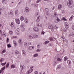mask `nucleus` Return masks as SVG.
Masks as SVG:
<instances>
[{
	"label": "nucleus",
	"instance_id": "nucleus-1",
	"mask_svg": "<svg viewBox=\"0 0 74 74\" xmlns=\"http://www.w3.org/2000/svg\"><path fill=\"white\" fill-rule=\"evenodd\" d=\"M73 1V0H69L67 2V5H69L70 8H72L73 7L72 4Z\"/></svg>",
	"mask_w": 74,
	"mask_h": 74
},
{
	"label": "nucleus",
	"instance_id": "nucleus-2",
	"mask_svg": "<svg viewBox=\"0 0 74 74\" xmlns=\"http://www.w3.org/2000/svg\"><path fill=\"white\" fill-rule=\"evenodd\" d=\"M49 10L48 8H45V13L46 15H48L49 14Z\"/></svg>",
	"mask_w": 74,
	"mask_h": 74
},
{
	"label": "nucleus",
	"instance_id": "nucleus-3",
	"mask_svg": "<svg viewBox=\"0 0 74 74\" xmlns=\"http://www.w3.org/2000/svg\"><path fill=\"white\" fill-rule=\"evenodd\" d=\"M49 29H51V30L52 32H54V28L53 27V26L52 25H50L49 27Z\"/></svg>",
	"mask_w": 74,
	"mask_h": 74
},
{
	"label": "nucleus",
	"instance_id": "nucleus-4",
	"mask_svg": "<svg viewBox=\"0 0 74 74\" xmlns=\"http://www.w3.org/2000/svg\"><path fill=\"white\" fill-rule=\"evenodd\" d=\"M34 30L35 32H38L39 31V29H38V28L36 27L34 28Z\"/></svg>",
	"mask_w": 74,
	"mask_h": 74
},
{
	"label": "nucleus",
	"instance_id": "nucleus-5",
	"mask_svg": "<svg viewBox=\"0 0 74 74\" xmlns=\"http://www.w3.org/2000/svg\"><path fill=\"white\" fill-rule=\"evenodd\" d=\"M65 28H66L67 29H68L69 27V25L66 22L65 23Z\"/></svg>",
	"mask_w": 74,
	"mask_h": 74
},
{
	"label": "nucleus",
	"instance_id": "nucleus-6",
	"mask_svg": "<svg viewBox=\"0 0 74 74\" xmlns=\"http://www.w3.org/2000/svg\"><path fill=\"white\" fill-rule=\"evenodd\" d=\"M16 23H17V24H18V25L20 24V21L18 18L16 19Z\"/></svg>",
	"mask_w": 74,
	"mask_h": 74
},
{
	"label": "nucleus",
	"instance_id": "nucleus-7",
	"mask_svg": "<svg viewBox=\"0 0 74 74\" xmlns=\"http://www.w3.org/2000/svg\"><path fill=\"white\" fill-rule=\"evenodd\" d=\"M28 49L31 50V49H34V47L32 46H29L28 47Z\"/></svg>",
	"mask_w": 74,
	"mask_h": 74
},
{
	"label": "nucleus",
	"instance_id": "nucleus-8",
	"mask_svg": "<svg viewBox=\"0 0 74 74\" xmlns=\"http://www.w3.org/2000/svg\"><path fill=\"white\" fill-rule=\"evenodd\" d=\"M40 16H38L37 17L36 21L37 22H39L40 21Z\"/></svg>",
	"mask_w": 74,
	"mask_h": 74
},
{
	"label": "nucleus",
	"instance_id": "nucleus-9",
	"mask_svg": "<svg viewBox=\"0 0 74 74\" xmlns=\"http://www.w3.org/2000/svg\"><path fill=\"white\" fill-rule=\"evenodd\" d=\"M25 11H26V12H29V11H30L29 8L27 7L25 8Z\"/></svg>",
	"mask_w": 74,
	"mask_h": 74
},
{
	"label": "nucleus",
	"instance_id": "nucleus-10",
	"mask_svg": "<svg viewBox=\"0 0 74 74\" xmlns=\"http://www.w3.org/2000/svg\"><path fill=\"white\" fill-rule=\"evenodd\" d=\"M62 8V5L61 4H59L58 6V10H60Z\"/></svg>",
	"mask_w": 74,
	"mask_h": 74
},
{
	"label": "nucleus",
	"instance_id": "nucleus-11",
	"mask_svg": "<svg viewBox=\"0 0 74 74\" xmlns=\"http://www.w3.org/2000/svg\"><path fill=\"white\" fill-rule=\"evenodd\" d=\"M33 69H30L27 72V74H30V73H31L33 71Z\"/></svg>",
	"mask_w": 74,
	"mask_h": 74
},
{
	"label": "nucleus",
	"instance_id": "nucleus-12",
	"mask_svg": "<svg viewBox=\"0 0 74 74\" xmlns=\"http://www.w3.org/2000/svg\"><path fill=\"white\" fill-rule=\"evenodd\" d=\"M18 42L19 44H23V43L22 42V40L21 39H20L19 40Z\"/></svg>",
	"mask_w": 74,
	"mask_h": 74
},
{
	"label": "nucleus",
	"instance_id": "nucleus-13",
	"mask_svg": "<svg viewBox=\"0 0 74 74\" xmlns=\"http://www.w3.org/2000/svg\"><path fill=\"white\" fill-rule=\"evenodd\" d=\"M60 21V19L58 17H57L56 20L55 21V23H58Z\"/></svg>",
	"mask_w": 74,
	"mask_h": 74
},
{
	"label": "nucleus",
	"instance_id": "nucleus-14",
	"mask_svg": "<svg viewBox=\"0 0 74 74\" xmlns=\"http://www.w3.org/2000/svg\"><path fill=\"white\" fill-rule=\"evenodd\" d=\"M15 15H19V12L18 10H16L15 12Z\"/></svg>",
	"mask_w": 74,
	"mask_h": 74
},
{
	"label": "nucleus",
	"instance_id": "nucleus-15",
	"mask_svg": "<svg viewBox=\"0 0 74 74\" xmlns=\"http://www.w3.org/2000/svg\"><path fill=\"white\" fill-rule=\"evenodd\" d=\"M20 69H21V70H22L23 69H25V66H23V65H21L20 66Z\"/></svg>",
	"mask_w": 74,
	"mask_h": 74
},
{
	"label": "nucleus",
	"instance_id": "nucleus-16",
	"mask_svg": "<svg viewBox=\"0 0 74 74\" xmlns=\"http://www.w3.org/2000/svg\"><path fill=\"white\" fill-rule=\"evenodd\" d=\"M22 53L23 56H25V55H26V51H25V50H22Z\"/></svg>",
	"mask_w": 74,
	"mask_h": 74
},
{
	"label": "nucleus",
	"instance_id": "nucleus-17",
	"mask_svg": "<svg viewBox=\"0 0 74 74\" xmlns=\"http://www.w3.org/2000/svg\"><path fill=\"white\" fill-rule=\"evenodd\" d=\"M57 63H58V62L57 61H55L53 64V66H55L56 64H57Z\"/></svg>",
	"mask_w": 74,
	"mask_h": 74
},
{
	"label": "nucleus",
	"instance_id": "nucleus-18",
	"mask_svg": "<svg viewBox=\"0 0 74 74\" xmlns=\"http://www.w3.org/2000/svg\"><path fill=\"white\" fill-rule=\"evenodd\" d=\"M36 26L38 27H42V25L40 24H36Z\"/></svg>",
	"mask_w": 74,
	"mask_h": 74
},
{
	"label": "nucleus",
	"instance_id": "nucleus-19",
	"mask_svg": "<svg viewBox=\"0 0 74 74\" xmlns=\"http://www.w3.org/2000/svg\"><path fill=\"white\" fill-rule=\"evenodd\" d=\"M19 29L17 28V29H16V34H17V33H19Z\"/></svg>",
	"mask_w": 74,
	"mask_h": 74
},
{
	"label": "nucleus",
	"instance_id": "nucleus-20",
	"mask_svg": "<svg viewBox=\"0 0 74 74\" xmlns=\"http://www.w3.org/2000/svg\"><path fill=\"white\" fill-rule=\"evenodd\" d=\"M56 12H55L54 13V16L55 18H56L58 16V14H56Z\"/></svg>",
	"mask_w": 74,
	"mask_h": 74
},
{
	"label": "nucleus",
	"instance_id": "nucleus-21",
	"mask_svg": "<svg viewBox=\"0 0 74 74\" xmlns=\"http://www.w3.org/2000/svg\"><path fill=\"white\" fill-rule=\"evenodd\" d=\"M73 18H74V16L73 15L72 16L69 18V21H71L72 19H73Z\"/></svg>",
	"mask_w": 74,
	"mask_h": 74
},
{
	"label": "nucleus",
	"instance_id": "nucleus-22",
	"mask_svg": "<svg viewBox=\"0 0 74 74\" xmlns=\"http://www.w3.org/2000/svg\"><path fill=\"white\" fill-rule=\"evenodd\" d=\"M14 26V23L13 22H12L11 24V27H13Z\"/></svg>",
	"mask_w": 74,
	"mask_h": 74
},
{
	"label": "nucleus",
	"instance_id": "nucleus-23",
	"mask_svg": "<svg viewBox=\"0 0 74 74\" xmlns=\"http://www.w3.org/2000/svg\"><path fill=\"white\" fill-rule=\"evenodd\" d=\"M48 43H49V41H46L44 43V44L45 45H46L47 44H48Z\"/></svg>",
	"mask_w": 74,
	"mask_h": 74
},
{
	"label": "nucleus",
	"instance_id": "nucleus-24",
	"mask_svg": "<svg viewBox=\"0 0 74 74\" xmlns=\"http://www.w3.org/2000/svg\"><path fill=\"white\" fill-rule=\"evenodd\" d=\"M24 21L25 23H27L28 22V20L27 19V18H25L24 20Z\"/></svg>",
	"mask_w": 74,
	"mask_h": 74
},
{
	"label": "nucleus",
	"instance_id": "nucleus-25",
	"mask_svg": "<svg viewBox=\"0 0 74 74\" xmlns=\"http://www.w3.org/2000/svg\"><path fill=\"white\" fill-rule=\"evenodd\" d=\"M24 45L25 46V47L27 46V45H28V42H24Z\"/></svg>",
	"mask_w": 74,
	"mask_h": 74
},
{
	"label": "nucleus",
	"instance_id": "nucleus-26",
	"mask_svg": "<svg viewBox=\"0 0 74 74\" xmlns=\"http://www.w3.org/2000/svg\"><path fill=\"white\" fill-rule=\"evenodd\" d=\"M61 67H62V66H61V65H59L57 66L58 69H60V68H61Z\"/></svg>",
	"mask_w": 74,
	"mask_h": 74
},
{
	"label": "nucleus",
	"instance_id": "nucleus-27",
	"mask_svg": "<svg viewBox=\"0 0 74 74\" xmlns=\"http://www.w3.org/2000/svg\"><path fill=\"white\" fill-rule=\"evenodd\" d=\"M20 19L21 21H23L24 20V17H23V16H21V17Z\"/></svg>",
	"mask_w": 74,
	"mask_h": 74
},
{
	"label": "nucleus",
	"instance_id": "nucleus-28",
	"mask_svg": "<svg viewBox=\"0 0 74 74\" xmlns=\"http://www.w3.org/2000/svg\"><path fill=\"white\" fill-rule=\"evenodd\" d=\"M67 62L68 64H69V65H70V64H71V61H70V60H68Z\"/></svg>",
	"mask_w": 74,
	"mask_h": 74
},
{
	"label": "nucleus",
	"instance_id": "nucleus-29",
	"mask_svg": "<svg viewBox=\"0 0 74 74\" xmlns=\"http://www.w3.org/2000/svg\"><path fill=\"white\" fill-rule=\"evenodd\" d=\"M68 29V28H64L63 29V30H64V32H67V31Z\"/></svg>",
	"mask_w": 74,
	"mask_h": 74
},
{
	"label": "nucleus",
	"instance_id": "nucleus-30",
	"mask_svg": "<svg viewBox=\"0 0 74 74\" xmlns=\"http://www.w3.org/2000/svg\"><path fill=\"white\" fill-rule=\"evenodd\" d=\"M53 38H53V37H51L50 38V41H53Z\"/></svg>",
	"mask_w": 74,
	"mask_h": 74
},
{
	"label": "nucleus",
	"instance_id": "nucleus-31",
	"mask_svg": "<svg viewBox=\"0 0 74 74\" xmlns=\"http://www.w3.org/2000/svg\"><path fill=\"white\" fill-rule=\"evenodd\" d=\"M15 53L16 55H18V54H19V51L17 50H16L15 51Z\"/></svg>",
	"mask_w": 74,
	"mask_h": 74
},
{
	"label": "nucleus",
	"instance_id": "nucleus-32",
	"mask_svg": "<svg viewBox=\"0 0 74 74\" xmlns=\"http://www.w3.org/2000/svg\"><path fill=\"white\" fill-rule=\"evenodd\" d=\"M67 59H68V58H67V57H64V60L65 61H66V60H67Z\"/></svg>",
	"mask_w": 74,
	"mask_h": 74
},
{
	"label": "nucleus",
	"instance_id": "nucleus-33",
	"mask_svg": "<svg viewBox=\"0 0 74 74\" xmlns=\"http://www.w3.org/2000/svg\"><path fill=\"white\" fill-rule=\"evenodd\" d=\"M13 33L12 31L11 30H10L9 31V34H12Z\"/></svg>",
	"mask_w": 74,
	"mask_h": 74
},
{
	"label": "nucleus",
	"instance_id": "nucleus-34",
	"mask_svg": "<svg viewBox=\"0 0 74 74\" xmlns=\"http://www.w3.org/2000/svg\"><path fill=\"white\" fill-rule=\"evenodd\" d=\"M15 65L14 64H12L11 66V68L13 69V68H15Z\"/></svg>",
	"mask_w": 74,
	"mask_h": 74
},
{
	"label": "nucleus",
	"instance_id": "nucleus-35",
	"mask_svg": "<svg viewBox=\"0 0 74 74\" xmlns=\"http://www.w3.org/2000/svg\"><path fill=\"white\" fill-rule=\"evenodd\" d=\"M7 63V62H5L4 63H2L1 64L2 66H5V64Z\"/></svg>",
	"mask_w": 74,
	"mask_h": 74
},
{
	"label": "nucleus",
	"instance_id": "nucleus-36",
	"mask_svg": "<svg viewBox=\"0 0 74 74\" xmlns=\"http://www.w3.org/2000/svg\"><path fill=\"white\" fill-rule=\"evenodd\" d=\"M9 62H8L6 65V68H8V67H9Z\"/></svg>",
	"mask_w": 74,
	"mask_h": 74
},
{
	"label": "nucleus",
	"instance_id": "nucleus-37",
	"mask_svg": "<svg viewBox=\"0 0 74 74\" xmlns=\"http://www.w3.org/2000/svg\"><path fill=\"white\" fill-rule=\"evenodd\" d=\"M53 28H54V29H58V27L55 25L53 27Z\"/></svg>",
	"mask_w": 74,
	"mask_h": 74
},
{
	"label": "nucleus",
	"instance_id": "nucleus-38",
	"mask_svg": "<svg viewBox=\"0 0 74 74\" xmlns=\"http://www.w3.org/2000/svg\"><path fill=\"white\" fill-rule=\"evenodd\" d=\"M3 61H4V59H3V58H1V59L0 62L1 63H2V62H3Z\"/></svg>",
	"mask_w": 74,
	"mask_h": 74
},
{
	"label": "nucleus",
	"instance_id": "nucleus-39",
	"mask_svg": "<svg viewBox=\"0 0 74 74\" xmlns=\"http://www.w3.org/2000/svg\"><path fill=\"white\" fill-rule=\"evenodd\" d=\"M41 0H37L36 3H40V2H41Z\"/></svg>",
	"mask_w": 74,
	"mask_h": 74
},
{
	"label": "nucleus",
	"instance_id": "nucleus-40",
	"mask_svg": "<svg viewBox=\"0 0 74 74\" xmlns=\"http://www.w3.org/2000/svg\"><path fill=\"white\" fill-rule=\"evenodd\" d=\"M57 60L58 62H60V61H61V60H62V59H60V58H58Z\"/></svg>",
	"mask_w": 74,
	"mask_h": 74
},
{
	"label": "nucleus",
	"instance_id": "nucleus-41",
	"mask_svg": "<svg viewBox=\"0 0 74 74\" xmlns=\"http://www.w3.org/2000/svg\"><path fill=\"white\" fill-rule=\"evenodd\" d=\"M21 30L22 32H23L25 31V28L23 27L21 28Z\"/></svg>",
	"mask_w": 74,
	"mask_h": 74
},
{
	"label": "nucleus",
	"instance_id": "nucleus-42",
	"mask_svg": "<svg viewBox=\"0 0 74 74\" xmlns=\"http://www.w3.org/2000/svg\"><path fill=\"white\" fill-rule=\"evenodd\" d=\"M38 56V54H35L34 55V57H37Z\"/></svg>",
	"mask_w": 74,
	"mask_h": 74
},
{
	"label": "nucleus",
	"instance_id": "nucleus-43",
	"mask_svg": "<svg viewBox=\"0 0 74 74\" xmlns=\"http://www.w3.org/2000/svg\"><path fill=\"white\" fill-rule=\"evenodd\" d=\"M37 47L38 49H40V45H37Z\"/></svg>",
	"mask_w": 74,
	"mask_h": 74
},
{
	"label": "nucleus",
	"instance_id": "nucleus-44",
	"mask_svg": "<svg viewBox=\"0 0 74 74\" xmlns=\"http://www.w3.org/2000/svg\"><path fill=\"white\" fill-rule=\"evenodd\" d=\"M29 61H30L29 60H28V59H26L25 60V62H27V63H29Z\"/></svg>",
	"mask_w": 74,
	"mask_h": 74
},
{
	"label": "nucleus",
	"instance_id": "nucleus-45",
	"mask_svg": "<svg viewBox=\"0 0 74 74\" xmlns=\"http://www.w3.org/2000/svg\"><path fill=\"white\" fill-rule=\"evenodd\" d=\"M5 66H4L3 68H2V69L1 70V71H3L4 69H5Z\"/></svg>",
	"mask_w": 74,
	"mask_h": 74
},
{
	"label": "nucleus",
	"instance_id": "nucleus-46",
	"mask_svg": "<svg viewBox=\"0 0 74 74\" xmlns=\"http://www.w3.org/2000/svg\"><path fill=\"white\" fill-rule=\"evenodd\" d=\"M7 46L8 48H10V47H11V45L10 44H8Z\"/></svg>",
	"mask_w": 74,
	"mask_h": 74
},
{
	"label": "nucleus",
	"instance_id": "nucleus-47",
	"mask_svg": "<svg viewBox=\"0 0 74 74\" xmlns=\"http://www.w3.org/2000/svg\"><path fill=\"white\" fill-rule=\"evenodd\" d=\"M28 45H31V42H28Z\"/></svg>",
	"mask_w": 74,
	"mask_h": 74
},
{
	"label": "nucleus",
	"instance_id": "nucleus-48",
	"mask_svg": "<svg viewBox=\"0 0 74 74\" xmlns=\"http://www.w3.org/2000/svg\"><path fill=\"white\" fill-rule=\"evenodd\" d=\"M3 34V37H5L6 36V34Z\"/></svg>",
	"mask_w": 74,
	"mask_h": 74
},
{
	"label": "nucleus",
	"instance_id": "nucleus-49",
	"mask_svg": "<svg viewBox=\"0 0 74 74\" xmlns=\"http://www.w3.org/2000/svg\"><path fill=\"white\" fill-rule=\"evenodd\" d=\"M41 34H44V33H45V32L43 31H42L41 33Z\"/></svg>",
	"mask_w": 74,
	"mask_h": 74
},
{
	"label": "nucleus",
	"instance_id": "nucleus-50",
	"mask_svg": "<svg viewBox=\"0 0 74 74\" xmlns=\"http://www.w3.org/2000/svg\"><path fill=\"white\" fill-rule=\"evenodd\" d=\"M62 20L63 21H66V19L64 17H63L62 18Z\"/></svg>",
	"mask_w": 74,
	"mask_h": 74
},
{
	"label": "nucleus",
	"instance_id": "nucleus-51",
	"mask_svg": "<svg viewBox=\"0 0 74 74\" xmlns=\"http://www.w3.org/2000/svg\"><path fill=\"white\" fill-rule=\"evenodd\" d=\"M2 53H3L5 52V49L3 50V51H2Z\"/></svg>",
	"mask_w": 74,
	"mask_h": 74
},
{
	"label": "nucleus",
	"instance_id": "nucleus-52",
	"mask_svg": "<svg viewBox=\"0 0 74 74\" xmlns=\"http://www.w3.org/2000/svg\"><path fill=\"white\" fill-rule=\"evenodd\" d=\"M38 35H36L35 37V38H38Z\"/></svg>",
	"mask_w": 74,
	"mask_h": 74
},
{
	"label": "nucleus",
	"instance_id": "nucleus-53",
	"mask_svg": "<svg viewBox=\"0 0 74 74\" xmlns=\"http://www.w3.org/2000/svg\"><path fill=\"white\" fill-rule=\"evenodd\" d=\"M38 72L36 71H35L34 73V74H38Z\"/></svg>",
	"mask_w": 74,
	"mask_h": 74
},
{
	"label": "nucleus",
	"instance_id": "nucleus-54",
	"mask_svg": "<svg viewBox=\"0 0 74 74\" xmlns=\"http://www.w3.org/2000/svg\"><path fill=\"white\" fill-rule=\"evenodd\" d=\"M61 38H62L63 40H64V37L61 36Z\"/></svg>",
	"mask_w": 74,
	"mask_h": 74
},
{
	"label": "nucleus",
	"instance_id": "nucleus-55",
	"mask_svg": "<svg viewBox=\"0 0 74 74\" xmlns=\"http://www.w3.org/2000/svg\"><path fill=\"white\" fill-rule=\"evenodd\" d=\"M17 34H18L17 35L18 36H21V33H17Z\"/></svg>",
	"mask_w": 74,
	"mask_h": 74
},
{
	"label": "nucleus",
	"instance_id": "nucleus-56",
	"mask_svg": "<svg viewBox=\"0 0 74 74\" xmlns=\"http://www.w3.org/2000/svg\"><path fill=\"white\" fill-rule=\"evenodd\" d=\"M29 37L30 38H31L32 37V35H30L29 36Z\"/></svg>",
	"mask_w": 74,
	"mask_h": 74
},
{
	"label": "nucleus",
	"instance_id": "nucleus-57",
	"mask_svg": "<svg viewBox=\"0 0 74 74\" xmlns=\"http://www.w3.org/2000/svg\"><path fill=\"white\" fill-rule=\"evenodd\" d=\"M72 28L73 30H74V26H72Z\"/></svg>",
	"mask_w": 74,
	"mask_h": 74
},
{
	"label": "nucleus",
	"instance_id": "nucleus-58",
	"mask_svg": "<svg viewBox=\"0 0 74 74\" xmlns=\"http://www.w3.org/2000/svg\"><path fill=\"white\" fill-rule=\"evenodd\" d=\"M10 7H13V4H11V5H10Z\"/></svg>",
	"mask_w": 74,
	"mask_h": 74
},
{
	"label": "nucleus",
	"instance_id": "nucleus-59",
	"mask_svg": "<svg viewBox=\"0 0 74 74\" xmlns=\"http://www.w3.org/2000/svg\"><path fill=\"white\" fill-rule=\"evenodd\" d=\"M14 45L15 47H16V45H17L16 43H14Z\"/></svg>",
	"mask_w": 74,
	"mask_h": 74
},
{
	"label": "nucleus",
	"instance_id": "nucleus-60",
	"mask_svg": "<svg viewBox=\"0 0 74 74\" xmlns=\"http://www.w3.org/2000/svg\"><path fill=\"white\" fill-rule=\"evenodd\" d=\"M7 42H8V41H9V39L8 38H7Z\"/></svg>",
	"mask_w": 74,
	"mask_h": 74
},
{
	"label": "nucleus",
	"instance_id": "nucleus-61",
	"mask_svg": "<svg viewBox=\"0 0 74 74\" xmlns=\"http://www.w3.org/2000/svg\"><path fill=\"white\" fill-rule=\"evenodd\" d=\"M52 46V44H51V43H50L49 45V46L50 47H51Z\"/></svg>",
	"mask_w": 74,
	"mask_h": 74
},
{
	"label": "nucleus",
	"instance_id": "nucleus-62",
	"mask_svg": "<svg viewBox=\"0 0 74 74\" xmlns=\"http://www.w3.org/2000/svg\"><path fill=\"white\" fill-rule=\"evenodd\" d=\"M0 33H1V35H3V34L2 33V32H1V30L0 31Z\"/></svg>",
	"mask_w": 74,
	"mask_h": 74
},
{
	"label": "nucleus",
	"instance_id": "nucleus-63",
	"mask_svg": "<svg viewBox=\"0 0 74 74\" xmlns=\"http://www.w3.org/2000/svg\"><path fill=\"white\" fill-rule=\"evenodd\" d=\"M12 12H13L12 11H10V14H12Z\"/></svg>",
	"mask_w": 74,
	"mask_h": 74
},
{
	"label": "nucleus",
	"instance_id": "nucleus-64",
	"mask_svg": "<svg viewBox=\"0 0 74 74\" xmlns=\"http://www.w3.org/2000/svg\"><path fill=\"white\" fill-rule=\"evenodd\" d=\"M68 67L69 68H71V66H70V65H69L68 66Z\"/></svg>",
	"mask_w": 74,
	"mask_h": 74
}]
</instances>
